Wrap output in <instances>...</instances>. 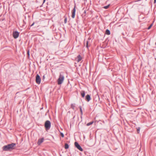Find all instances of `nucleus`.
<instances>
[{
	"label": "nucleus",
	"mask_w": 156,
	"mask_h": 156,
	"mask_svg": "<svg viewBox=\"0 0 156 156\" xmlns=\"http://www.w3.org/2000/svg\"><path fill=\"white\" fill-rule=\"evenodd\" d=\"M76 11V6H75L73 11H72V17L73 18H74L75 17Z\"/></svg>",
	"instance_id": "nucleus-7"
},
{
	"label": "nucleus",
	"mask_w": 156,
	"mask_h": 156,
	"mask_svg": "<svg viewBox=\"0 0 156 156\" xmlns=\"http://www.w3.org/2000/svg\"><path fill=\"white\" fill-rule=\"evenodd\" d=\"M44 140V138H42L41 139H40L38 140L37 142V144L39 145H40L43 142Z\"/></svg>",
	"instance_id": "nucleus-8"
},
{
	"label": "nucleus",
	"mask_w": 156,
	"mask_h": 156,
	"mask_svg": "<svg viewBox=\"0 0 156 156\" xmlns=\"http://www.w3.org/2000/svg\"><path fill=\"white\" fill-rule=\"evenodd\" d=\"M82 59V58L80 55H78L77 57V62H79Z\"/></svg>",
	"instance_id": "nucleus-11"
},
{
	"label": "nucleus",
	"mask_w": 156,
	"mask_h": 156,
	"mask_svg": "<svg viewBox=\"0 0 156 156\" xmlns=\"http://www.w3.org/2000/svg\"><path fill=\"white\" fill-rule=\"evenodd\" d=\"M84 12L85 13H86V12L85 11H84Z\"/></svg>",
	"instance_id": "nucleus-28"
},
{
	"label": "nucleus",
	"mask_w": 156,
	"mask_h": 156,
	"mask_svg": "<svg viewBox=\"0 0 156 156\" xmlns=\"http://www.w3.org/2000/svg\"><path fill=\"white\" fill-rule=\"evenodd\" d=\"M69 147V145H68V144H66L65 145V148L66 149H67Z\"/></svg>",
	"instance_id": "nucleus-15"
},
{
	"label": "nucleus",
	"mask_w": 156,
	"mask_h": 156,
	"mask_svg": "<svg viewBox=\"0 0 156 156\" xmlns=\"http://www.w3.org/2000/svg\"><path fill=\"white\" fill-rule=\"evenodd\" d=\"M109 5H109L107 6H104L103 7V8H104L106 9H107L109 8Z\"/></svg>",
	"instance_id": "nucleus-16"
},
{
	"label": "nucleus",
	"mask_w": 156,
	"mask_h": 156,
	"mask_svg": "<svg viewBox=\"0 0 156 156\" xmlns=\"http://www.w3.org/2000/svg\"><path fill=\"white\" fill-rule=\"evenodd\" d=\"M64 76L61 73L59 76V84L62 83L64 80Z\"/></svg>",
	"instance_id": "nucleus-3"
},
{
	"label": "nucleus",
	"mask_w": 156,
	"mask_h": 156,
	"mask_svg": "<svg viewBox=\"0 0 156 156\" xmlns=\"http://www.w3.org/2000/svg\"><path fill=\"white\" fill-rule=\"evenodd\" d=\"M93 123H94V121H92L90 122L87 123V126H89L93 124Z\"/></svg>",
	"instance_id": "nucleus-14"
},
{
	"label": "nucleus",
	"mask_w": 156,
	"mask_h": 156,
	"mask_svg": "<svg viewBox=\"0 0 156 156\" xmlns=\"http://www.w3.org/2000/svg\"><path fill=\"white\" fill-rule=\"evenodd\" d=\"M81 94L82 97H84L85 95V92L84 91H82L81 92Z\"/></svg>",
	"instance_id": "nucleus-12"
},
{
	"label": "nucleus",
	"mask_w": 156,
	"mask_h": 156,
	"mask_svg": "<svg viewBox=\"0 0 156 156\" xmlns=\"http://www.w3.org/2000/svg\"><path fill=\"white\" fill-rule=\"evenodd\" d=\"M152 26V24H151L150 25V26H149V27L148 28V30L150 29L151 28V27Z\"/></svg>",
	"instance_id": "nucleus-20"
},
{
	"label": "nucleus",
	"mask_w": 156,
	"mask_h": 156,
	"mask_svg": "<svg viewBox=\"0 0 156 156\" xmlns=\"http://www.w3.org/2000/svg\"><path fill=\"white\" fill-rule=\"evenodd\" d=\"M44 76H43V79H44Z\"/></svg>",
	"instance_id": "nucleus-26"
},
{
	"label": "nucleus",
	"mask_w": 156,
	"mask_h": 156,
	"mask_svg": "<svg viewBox=\"0 0 156 156\" xmlns=\"http://www.w3.org/2000/svg\"><path fill=\"white\" fill-rule=\"evenodd\" d=\"M13 36L15 38H16L19 36V33L17 31L14 32L13 33Z\"/></svg>",
	"instance_id": "nucleus-6"
},
{
	"label": "nucleus",
	"mask_w": 156,
	"mask_h": 156,
	"mask_svg": "<svg viewBox=\"0 0 156 156\" xmlns=\"http://www.w3.org/2000/svg\"><path fill=\"white\" fill-rule=\"evenodd\" d=\"M80 112H81V115H82V114H83V112H82V108H81V107L80 108Z\"/></svg>",
	"instance_id": "nucleus-21"
},
{
	"label": "nucleus",
	"mask_w": 156,
	"mask_h": 156,
	"mask_svg": "<svg viewBox=\"0 0 156 156\" xmlns=\"http://www.w3.org/2000/svg\"><path fill=\"white\" fill-rule=\"evenodd\" d=\"M67 18H65V20H64V22H65V23H66L67 22Z\"/></svg>",
	"instance_id": "nucleus-19"
},
{
	"label": "nucleus",
	"mask_w": 156,
	"mask_h": 156,
	"mask_svg": "<svg viewBox=\"0 0 156 156\" xmlns=\"http://www.w3.org/2000/svg\"><path fill=\"white\" fill-rule=\"evenodd\" d=\"M45 1V0H44V2Z\"/></svg>",
	"instance_id": "nucleus-27"
},
{
	"label": "nucleus",
	"mask_w": 156,
	"mask_h": 156,
	"mask_svg": "<svg viewBox=\"0 0 156 156\" xmlns=\"http://www.w3.org/2000/svg\"><path fill=\"white\" fill-rule=\"evenodd\" d=\"M27 54L28 55V58H29V56H30V53H29V51L28 50L27 51Z\"/></svg>",
	"instance_id": "nucleus-18"
},
{
	"label": "nucleus",
	"mask_w": 156,
	"mask_h": 156,
	"mask_svg": "<svg viewBox=\"0 0 156 156\" xmlns=\"http://www.w3.org/2000/svg\"><path fill=\"white\" fill-rule=\"evenodd\" d=\"M140 128L137 129V132L138 133H139V132H140Z\"/></svg>",
	"instance_id": "nucleus-22"
},
{
	"label": "nucleus",
	"mask_w": 156,
	"mask_h": 156,
	"mask_svg": "<svg viewBox=\"0 0 156 156\" xmlns=\"http://www.w3.org/2000/svg\"><path fill=\"white\" fill-rule=\"evenodd\" d=\"M90 40L88 39V40H87L86 41H85V40H84V44H85V43H86V47L87 48H88V47H89V45H88V44H89V43L90 42Z\"/></svg>",
	"instance_id": "nucleus-9"
},
{
	"label": "nucleus",
	"mask_w": 156,
	"mask_h": 156,
	"mask_svg": "<svg viewBox=\"0 0 156 156\" xmlns=\"http://www.w3.org/2000/svg\"><path fill=\"white\" fill-rule=\"evenodd\" d=\"M51 126V122L48 120L46 121L45 123V127L46 129H49Z\"/></svg>",
	"instance_id": "nucleus-2"
},
{
	"label": "nucleus",
	"mask_w": 156,
	"mask_h": 156,
	"mask_svg": "<svg viewBox=\"0 0 156 156\" xmlns=\"http://www.w3.org/2000/svg\"><path fill=\"white\" fill-rule=\"evenodd\" d=\"M156 2V0H154V3H155Z\"/></svg>",
	"instance_id": "nucleus-23"
},
{
	"label": "nucleus",
	"mask_w": 156,
	"mask_h": 156,
	"mask_svg": "<svg viewBox=\"0 0 156 156\" xmlns=\"http://www.w3.org/2000/svg\"><path fill=\"white\" fill-rule=\"evenodd\" d=\"M76 147L79 150L81 151H83V149L81 147L80 145L77 142H75L74 143Z\"/></svg>",
	"instance_id": "nucleus-5"
},
{
	"label": "nucleus",
	"mask_w": 156,
	"mask_h": 156,
	"mask_svg": "<svg viewBox=\"0 0 156 156\" xmlns=\"http://www.w3.org/2000/svg\"><path fill=\"white\" fill-rule=\"evenodd\" d=\"M41 79L39 75H37L36 78V81L38 84H40L41 83Z\"/></svg>",
	"instance_id": "nucleus-4"
},
{
	"label": "nucleus",
	"mask_w": 156,
	"mask_h": 156,
	"mask_svg": "<svg viewBox=\"0 0 156 156\" xmlns=\"http://www.w3.org/2000/svg\"><path fill=\"white\" fill-rule=\"evenodd\" d=\"M105 34L108 35H109L110 34V31L108 30H107L105 32Z\"/></svg>",
	"instance_id": "nucleus-13"
},
{
	"label": "nucleus",
	"mask_w": 156,
	"mask_h": 156,
	"mask_svg": "<svg viewBox=\"0 0 156 156\" xmlns=\"http://www.w3.org/2000/svg\"><path fill=\"white\" fill-rule=\"evenodd\" d=\"M34 23L31 25V26H32L34 25Z\"/></svg>",
	"instance_id": "nucleus-24"
},
{
	"label": "nucleus",
	"mask_w": 156,
	"mask_h": 156,
	"mask_svg": "<svg viewBox=\"0 0 156 156\" xmlns=\"http://www.w3.org/2000/svg\"><path fill=\"white\" fill-rule=\"evenodd\" d=\"M57 82H58V79L57 80Z\"/></svg>",
	"instance_id": "nucleus-25"
},
{
	"label": "nucleus",
	"mask_w": 156,
	"mask_h": 156,
	"mask_svg": "<svg viewBox=\"0 0 156 156\" xmlns=\"http://www.w3.org/2000/svg\"><path fill=\"white\" fill-rule=\"evenodd\" d=\"M90 97L89 95L87 94L86 97V99L87 101H89L90 100Z\"/></svg>",
	"instance_id": "nucleus-10"
},
{
	"label": "nucleus",
	"mask_w": 156,
	"mask_h": 156,
	"mask_svg": "<svg viewBox=\"0 0 156 156\" xmlns=\"http://www.w3.org/2000/svg\"><path fill=\"white\" fill-rule=\"evenodd\" d=\"M155 60H156V58H155Z\"/></svg>",
	"instance_id": "nucleus-29"
},
{
	"label": "nucleus",
	"mask_w": 156,
	"mask_h": 156,
	"mask_svg": "<svg viewBox=\"0 0 156 156\" xmlns=\"http://www.w3.org/2000/svg\"><path fill=\"white\" fill-rule=\"evenodd\" d=\"M16 144L14 143H12L10 144H8L7 145L4 146L2 147L3 151H8L10 149H13V147L15 146Z\"/></svg>",
	"instance_id": "nucleus-1"
},
{
	"label": "nucleus",
	"mask_w": 156,
	"mask_h": 156,
	"mask_svg": "<svg viewBox=\"0 0 156 156\" xmlns=\"http://www.w3.org/2000/svg\"><path fill=\"white\" fill-rule=\"evenodd\" d=\"M60 135L62 137H63L64 136V134L62 133H60Z\"/></svg>",
	"instance_id": "nucleus-17"
}]
</instances>
